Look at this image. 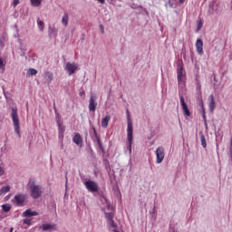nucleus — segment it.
Listing matches in <instances>:
<instances>
[{"label": "nucleus", "mask_w": 232, "mask_h": 232, "mask_svg": "<svg viewBox=\"0 0 232 232\" xmlns=\"http://www.w3.org/2000/svg\"><path fill=\"white\" fill-rule=\"evenodd\" d=\"M129 113H130V111H127V115H129Z\"/></svg>", "instance_id": "obj_42"}, {"label": "nucleus", "mask_w": 232, "mask_h": 232, "mask_svg": "<svg viewBox=\"0 0 232 232\" xmlns=\"http://www.w3.org/2000/svg\"><path fill=\"white\" fill-rule=\"evenodd\" d=\"M176 3H178L179 5H184V2L186 0H174Z\"/></svg>", "instance_id": "obj_34"}, {"label": "nucleus", "mask_w": 232, "mask_h": 232, "mask_svg": "<svg viewBox=\"0 0 232 232\" xmlns=\"http://www.w3.org/2000/svg\"><path fill=\"white\" fill-rule=\"evenodd\" d=\"M39 215V212L37 211H33L32 209H27L24 212L23 217H37Z\"/></svg>", "instance_id": "obj_18"}, {"label": "nucleus", "mask_w": 232, "mask_h": 232, "mask_svg": "<svg viewBox=\"0 0 232 232\" xmlns=\"http://www.w3.org/2000/svg\"><path fill=\"white\" fill-rule=\"evenodd\" d=\"M72 142H74V144H76L77 146H82V137H81V134L74 133Z\"/></svg>", "instance_id": "obj_14"}, {"label": "nucleus", "mask_w": 232, "mask_h": 232, "mask_svg": "<svg viewBox=\"0 0 232 232\" xmlns=\"http://www.w3.org/2000/svg\"><path fill=\"white\" fill-rule=\"evenodd\" d=\"M97 143L100 146V148H102V143H101V140L97 138Z\"/></svg>", "instance_id": "obj_35"}, {"label": "nucleus", "mask_w": 232, "mask_h": 232, "mask_svg": "<svg viewBox=\"0 0 232 232\" xmlns=\"http://www.w3.org/2000/svg\"><path fill=\"white\" fill-rule=\"evenodd\" d=\"M77 68H79V65L75 63H66L64 70L69 73V75H73L74 72H77Z\"/></svg>", "instance_id": "obj_7"}, {"label": "nucleus", "mask_w": 232, "mask_h": 232, "mask_svg": "<svg viewBox=\"0 0 232 232\" xmlns=\"http://www.w3.org/2000/svg\"><path fill=\"white\" fill-rule=\"evenodd\" d=\"M100 28L102 30V34H104V27L102 25H100Z\"/></svg>", "instance_id": "obj_37"}, {"label": "nucleus", "mask_w": 232, "mask_h": 232, "mask_svg": "<svg viewBox=\"0 0 232 232\" xmlns=\"http://www.w3.org/2000/svg\"><path fill=\"white\" fill-rule=\"evenodd\" d=\"M179 102H180V105L183 110V113H184L185 117H189L191 115V112L189 111V109L188 108V104H186L184 96H182L181 94H179Z\"/></svg>", "instance_id": "obj_8"}, {"label": "nucleus", "mask_w": 232, "mask_h": 232, "mask_svg": "<svg viewBox=\"0 0 232 232\" xmlns=\"http://www.w3.org/2000/svg\"><path fill=\"white\" fill-rule=\"evenodd\" d=\"M59 33V30L55 26H49V36L50 37H57V34Z\"/></svg>", "instance_id": "obj_16"}, {"label": "nucleus", "mask_w": 232, "mask_h": 232, "mask_svg": "<svg viewBox=\"0 0 232 232\" xmlns=\"http://www.w3.org/2000/svg\"><path fill=\"white\" fill-rule=\"evenodd\" d=\"M149 213L151 215V218H153V220H157V211L155 210V207H153Z\"/></svg>", "instance_id": "obj_28"}, {"label": "nucleus", "mask_w": 232, "mask_h": 232, "mask_svg": "<svg viewBox=\"0 0 232 232\" xmlns=\"http://www.w3.org/2000/svg\"><path fill=\"white\" fill-rule=\"evenodd\" d=\"M27 188L31 193L32 198L37 199L44 192V188L41 185H39L35 179H30Z\"/></svg>", "instance_id": "obj_1"}, {"label": "nucleus", "mask_w": 232, "mask_h": 232, "mask_svg": "<svg viewBox=\"0 0 232 232\" xmlns=\"http://www.w3.org/2000/svg\"><path fill=\"white\" fill-rule=\"evenodd\" d=\"M19 3H21L20 0H13L12 6L15 8Z\"/></svg>", "instance_id": "obj_32"}, {"label": "nucleus", "mask_w": 232, "mask_h": 232, "mask_svg": "<svg viewBox=\"0 0 232 232\" xmlns=\"http://www.w3.org/2000/svg\"><path fill=\"white\" fill-rule=\"evenodd\" d=\"M43 231H55L57 229V225L54 223H44L41 226Z\"/></svg>", "instance_id": "obj_10"}, {"label": "nucleus", "mask_w": 232, "mask_h": 232, "mask_svg": "<svg viewBox=\"0 0 232 232\" xmlns=\"http://www.w3.org/2000/svg\"><path fill=\"white\" fill-rule=\"evenodd\" d=\"M57 126H58L59 139H63L64 131H66V128L63 125V122L60 120L57 121Z\"/></svg>", "instance_id": "obj_12"}, {"label": "nucleus", "mask_w": 232, "mask_h": 232, "mask_svg": "<svg viewBox=\"0 0 232 232\" xmlns=\"http://www.w3.org/2000/svg\"><path fill=\"white\" fill-rule=\"evenodd\" d=\"M36 23H37V26H38L40 32H44V22L43 20H41L40 18H37Z\"/></svg>", "instance_id": "obj_22"}, {"label": "nucleus", "mask_w": 232, "mask_h": 232, "mask_svg": "<svg viewBox=\"0 0 232 232\" xmlns=\"http://www.w3.org/2000/svg\"><path fill=\"white\" fill-rule=\"evenodd\" d=\"M10 191V186L6 185L1 188L0 189V195H6Z\"/></svg>", "instance_id": "obj_24"}, {"label": "nucleus", "mask_w": 232, "mask_h": 232, "mask_svg": "<svg viewBox=\"0 0 232 232\" xmlns=\"http://www.w3.org/2000/svg\"><path fill=\"white\" fill-rule=\"evenodd\" d=\"M220 12V8L218 7V5H217L215 2H211L209 4V9H208V14H218Z\"/></svg>", "instance_id": "obj_13"}, {"label": "nucleus", "mask_w": 232, "mask_h": 232, "mask_svg": "<svg viewBox=\"0 0 232 232\" xmlns=\"http://www.w3.org/2000/svg\"><path fill=\"white\" fill-rule=\"evenodd\" d=\"M0 44H1V46L5 45V44H3V37L0 38Z\"/></svg>", "instance_id": "obj_38"}, {"label": "nucleus", "mask_w": 232, "mask_h": 232, "mask_svg": "<svg viewBox=\"0 0 232 232\" xmlns=\"http://www.w3.org/2000/svg\"><path fill=\"white\" fill-rule=\"evenodd\" d=\"M13 125L14 128V133L21 139V123L19 121V113L17 112V107L11 108V115H10Z\"/></svg>", "instance_id": "obj_2"}, {"label": "nucleus", "mask_w": 232, "mask_h": 232, "mask_svg": "<svg viewBox=\"0 0 232 232\" xmlns=\"http://www.w3.org/2000/svg\"><path fill=\"white\" fill-rule=\"evenodd\" d=\"M203 24H204V21L202 19H199L198 21V26H197L196 32H200Z\"/></svg>", "instance_id": "obj_31"}, {"label": "nucleus", "mask_w": 232, "mask_h": 232, "mask_svg": "<svg viewBox=\"0 0 232 232\" xmlns=\"http://www.w3.org/2000/svg\"><path fill=\"white\" fill-rule=\"evenodd\" d=\"M82 95H84V91L80 92V97H82Z\"/></svg>", "instance_id": "obj_39"}, {"label": "nucleus", "mask_w": 232, "mask_h": 232, "mask_svg": "<svg viewBox=\"0 0 232 232\" xmlns=\"http://www.w3.org/2000/svg\"><path fill=\"white\" fill-rule=\"evenodd\" d=\"M31 6L37 7L41 6V3H43V0H30Z\"/></svg>", "instance_id": "obj_25"}, {"label": "nucleus", "mask_w": 232, "mask_h": 232, "mask_svg": "<svg viewBox=\"0 0 232 232\" xmlns=\"http://www.w3.org/2000/svg\"><path fill=\"white\" fill-rule=\"evenodd\" d=\"M209 105H208V108H209V111L210 113H213V111H215V108H217V105L215 103V98L213 97V94H211L209 96Z\"/></svg>", "instance_id": "obj_15"}, {"label": "nucleus", "mask_w": 232, "mask_h": 232, "mask_svg": "<svg viewBox=\"0 0 232 232\" xmlns=\"http://www.w3.org/2000/svg\"><path fill=\"white\" fill-rule=\"evenodd\" d=\"M199 106L202 111V118L203 121L206 122V109H204V102L202 100H200L199 102Z\"/></svg>", "instance_id": "obj_23"}, {"label": "nucleus", "mask_w": 232, "mask_h": 232, "mask_svg": "<svg viewBox=\"0 0 232 232\" xmlns=\"http://www.w3.org/2000/svg\"><path fill=\"white\" fill-rule=\"evenodd\" d=\"M196 50L198 55H202L204 53V42L202 39H198L196 42Z\"/></svg>", "instance_id": "obj_11"}, {"label": "nucleus", "mask_w": 232, "mask_h": 232, "mask_svg": "<svg viewBox=\"0 0 232 232\" xmlns=\"http://www.w3.org/2000/svg\"><path fill=\"white\" fill-rule=\"evenodd\" d=\"M5 66H6V61L3 59V57H0V70L5 71Z\"/></svg>", "instance_id": "obj_30"}, {"label": "nucleus", "mask_w": 232, "mask_h": 232, "mask_svg": "<svg viewBox=\"0 0 232 232\" xmlns=\"http://www.w3.org/2000/svg\"><path fill=\"white\" fill-rule=\"evenodd\" d=\"M69 21H70V16L68 15V14L64 13L62 17V24H63V26H68Z\"/></svg>", "instance_id": "obj_21"}, {"label": "nucleus", "mask_w": 232, "mask_h": 232, "mask_svg": "<svg viewBox=\"0 0 232 232\" xmlns=\"http://www.w3.org/2000/svg\"><path fill=\"white\" fill-rule=\"evenodd\" d=\"M177 77L179 88H184L186 86V71L180 64L177 66Z\"/></svg>", "instance_id": "obj_4"}, {"label": "nucleus", "mask_w": 232, "mask_h": 232, "mask_svg": "<svg viewBox=\"0 0 232 232\" xmlns=\"http://www.w3.org/2000/svg\"><path fill=\"white\" fill-rule=\"evenodd\" d=\"M32 75H37V70L34 69V68H30L27 71V76L28 77H32Z\"/></svg>", "instance_id": "obj_27"}, {"label": "nucleus", "mask_w": 232, "mask_h": 232, "mask_svg": "<svg viewBox=\"0 0 232 232\" xmlns=\"http://www.w3.org/2000/svg\"><path fill=\"white\" fill-rule=\"evenodd\" d=\"M156 164H162L164 161V157H166V154L164 152V147L160 146L156 149Z\"/></svg>", "instance_id": "obj_5"}, {"label": "nucleus", "mask_w": 232, "mask_h": 232, "mask_svg": "<svg viewBox=\"0 0 232 232\" xmlns=\"http://www.w3.org/2000/svg\"><path fill=\"white\" fill-rule=\"evenodd\" d=\"M169 5L170 8H173V2L171 0L169 1Z\"/></svg>", "instance_id": "obj_36"}, {"label": "nucleus", "mask_w": 232, "mask_h": 232, "mask_svg": "<svg viewBox=\"0 0 232 232\" xmlns=\"http://www.w3.org/2000/svg\"><path fill=\"white\" fill-rule=\"evenodd\" d=\"M2 209L5 211V213H8V211L12 209V206L10 204H4L2 205Z\"/></svg>", "instance_id": "obj_29"}, {"label": "nucleus", "mask_w": 232, "mask_h": 232, "mask_svg": "<svg viewBox=\"0 0 232 232\" xmlns=\"http://www.w3.org/2000/svg\"><path fill=\"white\" fill-rule=\"evenodd\" d=\"M128 119V124H127V141L129 144L128 150L130 155H131V146L133 144V123L131 122V120L130 119V116L127 117Z\"/></svg>", "instance_id": "obj_3"}, {"label": "nucleus", "mask_w": 232, "mask_h": 232, "mask_svg": "<svg viewBox=\"0 0 232 232\" xmlns=\"http://www.w3.org/2000/svg\"><path fill=\"white\" fill-rule=\"evenodd\" d=\"M93 131H94V135L97 136V131L95 130V129H93Z\"/></svg>", "instance_id": "obj_41"}, {"label": "nucleus", "mask_w": 232, "mask_h": 232, "mask_svg": "<svg viewBox=\"0 0 232 232\" xmlns=\"http://www.w3.org/2000/svg\"><path fill=\"white\" fill-rule=\"evenodd\" d=\"M111 117L110 115H107L106 117H104L102 120V128H108V124H110V121H111Z\"/></svg>", "instance_id": "obj_19"}, {"label": "nucleus", "mask_w": 232, "mask_h": 232, "mask_svg": "<svg viewBox=\"0 0 232 232\" xmlns=\"http://www.w3.org/2000/svg\"><path fill=\"white\" fill-rule=\"evenodd\" d=\"M84 186L91 193H97L99 191V185L93 180L85 181Z\"/></svg>", "instance_id": "obj_6"}, {"label": "nucleus", "mask_w": 232, "mask_h": 232, "mask_svg": "<svg viewBox=\"0 0 232 232\" xmlns=\"http://www.w3.org/2000/svg\"><path fill=\"white\" fill-rule=\"evenodd\" d=\"M44 77L47 84H50V82H52V81H53V73L51 72H44Z\"/></svg>", "instance_id": "obj_17"}, {"label": "nucleus", "mask_w": 232, "mask_h": 232, "mask_svg": "<svg viewBox=\"0 0 232 232\" xmlns=\"http://www.w3.org/2000/svg\"><path fill=\"white\" fill-rule=\"evenodd\" d=\"M14 200L17 204L21 205L24 203V195L17 194L14 196Z\"/></svg>", "instance_id": "obj_20"}, {"label": "nucleus", "mask_w": 232, "mask_h": 232, "mask_svg": "<svg viewBox=\"0 0 232 232\" xmlns=\"http://www.w3.org/2000/svg\"><path fill=\"white\" fill-rule=\"evenodd\" d=\"M200 140H201V146L203 148H208V143L206 142V137L202 133H200Z\"/></svg>", "instance_id": "obj_26"}, {"label": "nucleus", "mask_w": 232, "mask_h": 232, "mask_svg": "<svg viewBox=\"0 0 232 232\" xmlns=\"http://www.w3.org/2000/svg\"><path fill=\"white\" fill-rule=\"evenodd\" d=\"M5 175V168L0 166V177H3Z\"/></svg>", "instance_id": "obj_33"}, {"label": "nucleus", "mask_w": 232, "mask_h": 232, "mask_svg": "<svg viewBox=\"0 0 232 232\" xmlns=\"http://www.w3.org/2000/svg\"><path fill=\"white\" fill-rule=\"evenodd\" d=\"M97 97L95 94H92L89 101V110L90 111H95L97 110Z\"/></svg>", "instance_id": "obj_9"}, {"label": "nucleus", "mask_w": 232, "mask_h": 232, "mask_svg": "<svg viewBox=\"0 0 232 232\" xmlns=\"http://www.w3.org/2000/svg\"><path fill=\"white\" fill-rule=\"evenodd\" d=\"M54 111H55V115H59V114L57 113V109L54 108Z\"/></svg>", "instance_id": "obj_40"}]
</instances>
